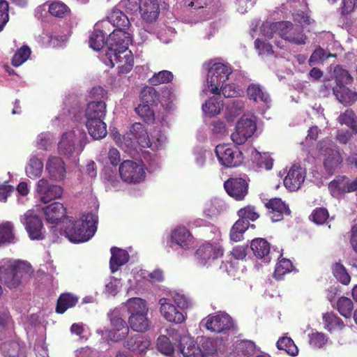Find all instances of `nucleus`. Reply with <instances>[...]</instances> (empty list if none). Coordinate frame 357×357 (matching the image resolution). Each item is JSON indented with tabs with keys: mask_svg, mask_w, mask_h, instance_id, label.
I'll use <instances>...</instances> for the list:
<instances>
[{
	"mask_svg": "<svg viewBox=\"0 0 357 357\" xmlns=\"http://www.w3.org/2000/svg\"><path fill=\"white\" fill-rule=\"evenodd\" d=\"M131 42L130 33L121 29L114 30L106 40V56L112 66L118 64L120 73H128L132 68L134 59L131 51L128 50Z\"/></svg>",
	"mask_w": 357,
	"mask_h": 357,
	"instance_id": "f257e3e1",
	"label": "nucleus"
},
{
	"mask_svg": "<svg viewBox=\"0 0 357 357\" xmlns=\"http://www.w3.org/2000/svg\"><path fill=\"white\" fill-rule=\"evenodd\" d=\"M31 267L21 261H0V282L9 289H16L31 275Z\"/></svg>",
	"mask_w": 357,
	"mask_h": 357,
	"instance_id": "f03ea898",
	"label": "nucleus"
},
{
	"mask_svg": "<svg viewBox=\"0 0 357 357\" xmlns=\"http://www.w3.org/2000/svg\"><path fill=\"white\" fill-rule=\"evenodd\" d=\"M97 217L91 213L83 214L80 218L70 220L64 228L66 236L73 243L89 241L96 231Z\"/></svg>",
	"mask_w": 357,
	"mask_h": 357,
	"instance_id": "7ed1b4c3",
	"label": "nucleus"
},
{
	"mask_svg": "<svg viewBox=\"0 0 357 357\" xmlns=\"http://www.w3.org/2000/svg\"><path fill=\"white\" fill-rule=\"evenodd\" d=\"M202 324L211 332L227 334L235 329L233 319L227 313L209 314L202 321Z\"/></svg>",
	"mask_w": 357,
	"mask_h": 357,
	"instance_id": "20e7f679",
	"label": "nucleus"
},
{
	"mask_svg": "<svg viewBox=\"0 0 357 357\" xmlns=\"http://www.w3.org/2000/svg\"><path fill=\"white\" fill-rule=\"evenodd\" d=\"M219 162L227 168L240 166L243 162L242 152L236 147L228 144H219L215 149Z\"/></svg>",
	"mask_w": 357,
	"mask_h": 357,
	"instance_id": "39448f33",
	"label": "nucleus"
},
{
	"mask_svg": "<svg viewBox=\"0 0 357 357\" xmlns=\"http://www.w3.org/2000/svg\"><path fill=\"white\" fill-rule=\"evenodd\" d=\"M231 69L222 63H214L207 75V82L210 91L213 94H220V86L224 84L229 79Z\"/></svg>",
	"mask_w": 357,
	"mask_h": 357,
	"instance_id": "423d86ee",
	"label": "nucleus"
},
{
	"mask_svg": "<svg viewBox=\"0 0 357 357\" xmlns=\"http://www.w3.org/2000/svg\"><path fill=\"white\" fill-rule=\"evenodd\" d=\"M121 179L128 183H139L146 177V172L141 162L124 160L119 166Z\"/></svg>",
	"mask_w": 357,
	"mask_h": 357,
	"instance_id": "0eeeda50",
	"label": "nucleus"
},
{
	"mask_svg": "<svg viewBox=\"0 0 357 357\" xmlns=\"http://www.w3.org/2000/svg\"><path fill=\"white\" fill-rule=\"evenodd\" d=\"M21 222L24 225L29 237L33 241L45 238V229L42 219L32 211H27L20 218Z\"/></svg>",
	"mask_w": 357,
	"mask_h": 357,
	"instance_id": "6e6552de",
	"label": "nucleus"
},
{
	"mask_svg": "<svg viewBox=\"0 0 357 357\" xmlns=\"http://www.w3.org/2000/svg\"><path fill=\"white\" fill-rule=\"evenodd\" d=\"M279 34L285 40L296 45L305 43L306 36L300 26H295L290 22H280L273 24Z\"/></svg>",
	"mask_w": 357,
	"mask_h": 357,
	"instance_id": "1a4fd4ad",
	"label": "nucleus"
},
{
	"mask_svg": "<svg viewBox=\"0 0 357 357\" xmlns=\"http://www.w3.org/2000/svg\"><path fill=\"white\" fill-rule=\"evenodd\" d=\"M257 129L255 121L242 117L236 126V130L231 135L232 141L238 145L243 144L249 137H252Z\"/></svg>",
	"mask_w": 357,
	"mask_h": 357,
	"instance_id": "9d476101",
	"label": "nucleus"
},
{
	"mask_svg": "<svg viewBox=\"0 0 357 357\" xmlns=\"http://www.w3.org/2000/svg\"><path fill=\"white\" fill-rule=\"evenodd\" d=\"M264 205L267 209V215L273 222L281 221L285 215L291 213L289 206L280 198L268 199Z\"/></svg>",
	"mask_w": 357,
	"mask_h": 357,
	"instance_id": "9b49d317",
	"label": "nucleus"
},
{
	"mask_svg": "<svg viewBox=\"0 0 357 357\" xmlns=\"http://www.w3.org/2000/svg\"><path fill=\"white\" fill-rule=\"evenodd\" d=\"M328 188L333 197L356 192L357 190V177L351 181L346 176H338L331 181Z\"/></svg>",
	"mask_w": 357,
	"mask_h": 357,
	"instance_id": "f8f14e48",
	"label": "nucleus"
},
{
	"mask_svg": "<svg viewBox=\"0 0 357 357\" xmlns=\"http://www.w3.org/2000/svg\"><path fill=\"white\" fill-rule=\"evenodd\" d=\"M36 190L41 202L45 204L60 198L63 194V188L61 186L52 184L45 178H41L38 181Z\"/></svg>",
	"mask_w": 357,
	"mask_h": 357,
	"instance_id": "ddd939ff",
	"label": "nucleus"
},
{
	"mask_svg": "<svg viewBox=\"0 0 357 357\" xmlns=\"http://www.w3.org/2000/svg\"><path fill=\"white\" fill-rule=\"evenodd\" d=\"M223 255V249L216 243H205L196 251V257L199 262L206 265Z\"/></svg>",
	"mask_w": 357,
	"mask_h": 357,
	"instance_id": "4468645a",
	"label": "nucleus"
},
{
	"mask_svg": "<svg viewBox=\"0 0 357 357\" xmlns=\"http://www.w3.org/2000/svg\"><path fill=\"white\" fill-rule=\"evenodd\" d=\"M227 193L238 201L243 200L248 192V183L243 178H230L224 183Z\"/></svg>",
	"mask_w": 357,
	"mask_h": 357,
	"instance_id": "2eb2a0df",
	"label": "nucleus"
},
{
	"mask_svg": "<svg viewBox=\"0 0 357 357\" xmlns=\"http://www.w3.org/2000/svg\"><path fill=\"white\" fill-rule=\"evenodd\" d=\"M160 312L161 315L169 322L174 324H181L185 321L186 316L177 310V308L170 303L166 298H162L159 300Z\"/></svg>",
	"mask_w": 357,
	"mask_h": 357,
	"instance_id": "dca6fc26",
	"label": "nucleus"
},
{
	"mask_svg": "<svg viewBox=\"0 0 357 357\" xmlns=\"http://www.w3.org/2000/svg\"><path fill=\"white\" fill-rule=\"evenodd\" d=\"M305 178V171L300 165H293L284 179V186L291 191L300 188Z\"/></svg>",
	"mask_w": 357,
	"mask_h": 357,
	"instance_id": "f3484780",
	"label": "nucleus"
},
{
	"mask_svg": "<svg viewBox=\"0 0 357 357\" xmlns=\"http://www.w3.org/2000/svg\"><path fill=\"white\" fill-rule=\"evenodd\" d=\"M140 13L142 19L148 23L155 22L160 13L158 0H141Z\"/></svg>",
	"mask_w": 357,
	"mask_h": 357,
	"instance_id": "a211bd4d",
	"label": "nucleus"
},
{
	"mask_svg": "<svg viewBox=\"0 0 357 357\" xmlns=\"http://www.w3.org/2000/svg\"><path fill=\"white\" fill-rule=\"evenodd\" d=\"M75 134L73 131L63 133L58 143L59 153L66 158H70L73 155L75 151Z\"/></svg>",
	"mask_w": 357,
	"mask_h": 357,
	"instance_id": "6ab92c4d",
	"label": "nucleus"
},
{
	"mask_svg": "<svg viewBox=\"0 0 357 357\" xmlns=\"http://www.w3.org/2000/svg\"><path fill=\"white\" fill-rule=\"evenodd\" d=\"M47 222L54 224L66 217V208L61 203L54 202L43 208Z\"/></svg>",
	"mask_w": 357,
	"mask_h": 357,
	"instance_id": "aec40b11",
	"label": "nucleus"
},
{
	"mask_svg": "<svg viewBox=\"0 0 357 357\" xmlns=\"http://www.w3.org/2000/svg\"><path fill=\"white\" fill-rule=\"evenodd\" d=\"M110 317L111 325L116 331L113 334L115 341H120L127 337L129 333V328L126 322L119 316L118 312H112L109 314Z\"/></svg>",
	"mask_w": 357,
	"mask_h": 357,
	"instance_id": "412c9836",
	"label": "nucleus"
},
{
	"mask_svg": "<svg viewBox=\"0 0 357 357\" xmlns=\"http://www.w3.org/2000/svg\"><path fill=\"white\" fill-rule=\"evenodd\" d=\"M179 347L184 357H205L201 349L194 340L188 336H183L179 340Z\"/></svg>",
	"mask_w": 357,
	"mask_h": 357,
	"instance_id": "4be33fe9",
	"label": "nucleus"
},
{
	"mask_svg": "<svg viewBox=\"0 0 357 357\" xmlns=\"http://www.w3.org/2000/svg\"><path fill=\"white\" fill-rule=\"evenodd\" d=\"M46 169L52 178L61 181L65 178L66 167L63 160L56 156L50 158L47 163Z\"/></svg>",
	"mask_w": 357,
	"mask_h": 357,
	"instance_id": "5701e85b",
	"label": "nucleus"
},
{
	"mask_svg": "<svg viewBox=\"0 0 357 357\" xmlns=\"http://www.w3.org/2000/svg\"><path fill=\"white\" fill-rule=\"evenodd\" d=\"M106 104L103 100L91 101L88 103L85 110V117L86 121L93 119L104 120L106 116Z\"/></svg>",
	"mask_w": 357,
	"mask_h": 357,
	"instance_id": "b1692460",
	"label": "nucleus"
},
{
	"mask_svg": "<svg viewBox=\"0 0 357 357\" xmlns=\"http://www.w3.org/2000/svg\"><path fill=\"white\" fill-rule=\"evenodd\" d=\"M250 248L257 258L264 259L265 262L270 261L271 258L269 254L271 246L266 239L258 238L252 240Z\"/></svg>",
	"mask_w": 357,
	"mask_h": 357,
	"instance_id": "393cba45",
	"label": "nucleus"
},
{
	"mask_svg": "<svg viewBox=\"0 0 357 357\" xmlns=\"http://www.w3.org/2000/svg\"><path fill=\"white\" fill-rule=\"evenodd\" d=\"M111 258L109 260V267L112 273L116 272L119 268L129 260V254L126 250L116 247H112L110 249Z\"/></svg>",
	"mask_w": 357,
	"mask_h": 357,
	"instance_id": "a878e982",
	"label": "nucleus"
},
{
	"mask_svg": "<svg viewBox=\"0 0 357 357\" xmlns=\"http://www.w3.org/2000/svg\"><path fill=\"white\" fill-rule=\"evenodd\" d=\"M79 298L72 293H62L57 299L56 312L63 314L68 309L75 307L78 303Z\"/></svg>",
	"mask_w": 357,
	"mask_h": 357,
	"instance_id": "bb28decb",
	"label": "nucleus"
},
{
	"mask_svg": "<svg viewBox=\"0 0 357 357\" xmlns=\"http://www.w3.org/2000/svg\"><path fill=\"white\" fill-rule=\"evenodd\" d=\"M108 21L117 29L126 30L130 23L128 17L120 9L114 8L107 16Z\"/></svg>",
	"mask_w": 357,
	"mask_h": 357,
	"instance_id": "cd10ccee",
	"label": "nucleus"
},
{
	"mask_svg": "<svg viewBox=\"0 0 357 357\" xmlns=\"http://www.w3.org/2000/svg\"><path fill=\"white\" fill-rule=\"evenodd\" d=\"M192 236L185 227H178L172 231L171 240L183 248H188Z\"/></svg>",
	"mask_w": 357,
	"mask_h": 357,
	"instance_id": "c85d7f7f",
	"label": "nucleus"
},
{
	"mask_svg": "<svg viewBox=\"0 0 357 357\" xmlns=\"http://www.w3.org/2000/svg\"><path fill=\"white\" fill-rule=\"evenodd\" d=\"M86 126L89 135L94 139H102L107 135V126L104 120L98 119V120L86 121Z\"/></svg>",
	"mask_w": 357,
	"mask_h": 357,
	"instance_id": "c756f323",
	"label": "nucleus"
},
{
	"mask_svg": "<svg viewBox=\"0 0 357 357\" xmlns=\"http://www.w3.org/2000/svg\"><path fill=\"white\" fill-rule=\"evenodd\" d=\"M333 91L339 102L344 105H351L357 101V92L351 91L347 86L333 87Z\"/></svg>",
	"mask_w": 357,
	"mask_h": 357,
	"instance_id": "7c9ffc66",
	"label": "nucleus"
},
{
	"mask_svg": "<svg viewBox=\"0 0 357 357\" xmlns=\"http://www.w3.org/2000/svg\"><path fill=\"white\" fill-rule=\"evenodd\" d=\"M128 322L132 330L139 333L146 331L150 326V321L147 318V314H131Z\"/></svg>",
	"mask_w": 357,
	"mask_h": 357,
	"instance_id": "2f4dec72",
	"label": "nucleus"
},
{
	"mask_svg": "<svg viewBox=\"0 0 357 357\" xmlns=\"http://www.w3.org/2000/svg\"><path fill=\"white\" fill-rule=\"evenodd\" d=\"M251 226L255 227V225H250L248 221L238 219L232 226L230 230V238L234 242L241 241L245 231Z\"/></svg>",
	"mask_w": 357,
	"mask_h": 357,
	"instance_id": "473e14b6",
	"label": "nucleus"
},
{
	"mask_svg": "<svg viewBox=\"0 0 357 357\" xmlns=\"http://www.w3.org/2000/svg\"><path fill=\"white\" fill-rule=\"evenodd\" d=\"M126 307L131 314H147L148 307L145 300L140 298H130L126 303Z\"/></svg>",
	"mask_w": 357,
	"mask_h": 357,
	"instance_id": "72a5a7b5",
	"label": "nucleus"
},
{
	"mask_svg": "<svg viewBox=\"0 0 357 357\" xmlns=\"http://www.w3.org/2000/svg\"><path fill=\"white\" fill-rule=\"evenodd\" d=\"M342 162V158L340 153L336 151H332L324 161V165L326 171L329 174H333Z\"/></svg>",
	"mask_w": 357,
	"mask_h": 357,
	"instance_id": "f704fd0d",
	"label": "nucleus"
},
{
	"mask_svg": "<svg viewBox=\"0 0 357 357\" xmlns=\"http://www.w3.org/2000/svg\"><path fill=\"white\" fill-rule=\"evenodd\" d=\"M279 350H284L291 356H296L298 354V348L294 341L289 337L283 336L279 338L276 343Z\"/></svg>",
	"mask_w": 357,
	"mask_h": 357,
	"instance_id": "c9c22d12",
	"label": "nucleus"
},
{
	"mask_svg": "<svg viewBox=\"0 0 357 357\" xmlns=\"http://www.w3.org/2000/svg\"><path fill=\"white\" fill-rule=\"evenodd\" d=\"M149 346V342L144 340L142 335L136 334L131 336L126 342L125 347L131 351H143Z\"/></svg>",
	"mask_w": 357,
	"mask_h": 357,
	"instance_id": "e433bc0d",
	"label": "nucleus"
},
{
	"mask_svg": "<svg viewBox=\"0 0 357 357\" xmlns=\"http://www.w3.org/2000/svg\"><path fill=\"white\" fill-rule=\"evenodd\" d=\"M49 13L54 17L59 18H66L70 15L69 7L60 1H54L48 8Z\"/></svg>",
	"mask_w": 357,
	"mask_h": 357,
	"instance_id": "4c0bfd02",
	"label": "nucleus"
},
{
	"mask_svg": "<svg viewBox=\"0 0 357 357\" xmlns=\"http://www.w3.org/2000/svg\"><path fill=\"white\" fill-rule=\"evenodd\" d=\"M337 121L341 125H346L354 132L357 133V116L351 109H347L343 113H341L337 118Z\"/></svg>",
	"mask_w": 357,
	"mask_h": 357,
	"instance_id": "58836bf2",
	"label": "nucleus"
},
{
	"mask_svg": "<svg viewBox=\"0 0 357 357\" xmlns=\"http://www.w3.org/2000/svg\"><path fill=\"white\" fill-rule=\"evenodd\" d=\"M15 240L14 225L11 222L0 225V245L13 243Z\"/></svg>",
	"mask_w": 357,
	"mask_h": 357,
	"instance_id": "ea45409f",
	"label": "nucleus"
},
{
	"mask_svg": "<svg viewBox=\"0 0 357 357\" xmlns=\"http://www.w3.org/2000/svg\"><path fill=\"white\" fill-rule=\"evenodd\" d=\"M255 351V344L250 340H241L237 342L234 353L239 357H248L254 354Z\"/></svg>",
	"mask_w": 357,
	"mask_h": 357,
	"instance_id": "a19ab883",
	"label": "nucleus"
},
{
	"mask_svg": "<svg viewBox=\"0 0 357 357\" xmlns=\"http://www.w3.org/2000/svg\"><path fill=\"white\" fill-rule=\"evenodd\" d=\"M222 106V101L218 98L211 97L202 105V110L206 114L213 116L220 112Z\"/></svg>",
	"mask_w": 357,
	"mask_h": 357,
	"instance_id": "79ce46f5",
	"label": "nucleus"
},
{
	"mask_svg": "<svg viewBox=\"0 0 357 357\" xmlns=\"http://www.w3.org/2000/svg\"><path fill=\"white\" fill-rule=\"evenodd\" d=\"M323 321L326 328L329 331L332 329H342L345 326L344 321L333 312L324 314L323 315Z\"/></svg>",
	"mask_w": 357,
	"mask_h": 357,
	"instance_id": "37998d69",
	"label": "nucleus"
},
{
	"mask_svg": "<svg viewBox=\"0 0 357 357\" xmlns=\"http://www.w3.org/2000/svg\"><path fill=\"white\" fill-rule=\"evenodd\" d=\"M292 269L293 264L291 260L283 258L280 259L275 266L274 278L278 280H280L284 275L290 273Z\"/></svg>",
	"mask_w": 357,
	"mask_h": 357,
	"instance_id": "c03bdc74",
	"label": "nucleus"
},
{
	"mask_svg": "<svg viewBox=\"0 0 357 357\" xmlns=\"http://www.w3.org/2000/svg\"><path fill=\"white\" fill-rule=\"evenodd\" d=\"M336 305L337 310L342 316L345 318L351 317L354 310V303L350 298L342 296L337 300Z\"/></svg>",
	"mask_w": 357,
	"mask_h": 357,
	"instance_id": "a18cd8bd",
	"label": "nucleus"
},
{
	"mask_svg": "<svg viewBox=\"0 0 357 357\" xmlns=\"http://www.w3.org/2000/svg\"><path fill=\"white\" fill-rule=\"evenodd\" d=\"M248 96L254 101L261 100L265 103L269 100V96L263 91L259 85L252 84L248 88Z\"/></svg>",
	"mask_w": 357,
	"mask_h": 357,
	"instance_id": "49530a36",
	"label": "nucleus"
},
{
	"mask_svg": "<svg viewBox=\"0 0 357 357\" xmlns=\"http://www.w3.org/2000/svg\"><path fill=\"white\" fill-rule=\"evenodd\" d=\"M237 214L240 219H243V220L248 222L249 220L254 222L260 217V214L256 206L252 205H248L241 208L238 211Z\"/></svg>",
	"mask_w": 357,
	"mask_h": 357,
	"instance_id": "de8ad7c7",
	"label": "nucleus"
},
{
	"mask_svg": "<svg viewBox=\"0 0 357 357\" xmlns=\"http://www.w3.org/2000/svg\"><path fill=\"white\" fill-rule=\"evenodd\" d=\"M31 53V50L29 46H22L13 55L11 61L12 65L15 67L20 66L29 58Z\"/></svg>",
	"mask_w": 357,
	"mask_h": 357,
	"instance_id": "09e8293b",
	"label": "nucleus"
},
{
	"mask_svg": "<svg viewBox=\"0 0 357 357\" xmlns=\"http://www.w3.org/2000/svg\"><path fill=\"white\" fill-rule=\"evenodd\" d=\"M105 35L102 30L95 29L89 37V46L94 50H100L103 47L104 44L106 43L105 42Z\"/></svg>",
	"mask_w": 357,
	"mask_h": 357,
	"instance_id": "8fccbe9b",
	"label": "nucleus"
},
{
	"mask_svg": "<svg viewBox=\"0 0 357 357\" xmlns=\"http://www.w3.org/2000/svg\"><path fill=\"white\" fill-rule=\"evenodd\" d=\"M43 168V164L42 161L36 157H33L30 159L26 172L30 178H38L40 176Z\"/></svg>",
	"mask_w": 357,
	"mask_h": 357,
	"instance_id": "3c124183",
	"label": "nucleus"
},
{
	"mask_svg": "<svg viewBox=\"0 0 357 357\" xmlns=\"http://www.w3.org/2000/svg\"><path fill=\"white\" fill-rule=\"evenodd\" d=\"M335 278L343 284H348L351 280L350 275L345 267L340 263H335L332 267Z\"/></svg>",
	"mask_w": 357,
	"mask_h": 357,
	"instance_id": "603ef678",
	"label": "nucleus"
},
{
	"mask_svg": "<svg viewBox=\"0 0 357 357\" xmlns=\"http://www.w3.org/2000/svg\"><path fill=\"white\" fill-rule=\"evenodd\" d=\"M150 105L140 103L135 108L136 113L146 123H153L155 120V114Z\"/></svg>",
	"mask_w": 357,
	"mask_h": 357,
	"instance_id": "864d4df0",
	"label": "nucleus"
},
{
	"mask_svg": "<svg viewBox=\"0 0 357 357\" xmlns=\"http://www.w3.org/2000/svg\"><path fill=\"white\" fill-rule=\"evenodd\" d=\"M158 349L166 356H170L174 352V347L166 335H160L157 340Z\"/></svg>",
	"mask_w": 357,
	"mask_h": 357,
	"instance_id": "5fc2aeb1",
	"label": "nucleus"
},
{
	"mask_svg": "<svg viewBox=\"0 0 357 357\" xmlns=\"http://www.w3.org/2000/svg\"><path fill=\"white\" fill-rule=\"evenodd\" d=\"M334 72L337 84L335 87L345 86V84H351L353 82V77L347 70L336 68Z\"/></svg>",
	"mask_w": 357,
	"mask_h": 357,
	"instance_id": "6e6d98bb",
	"label": "nucleus"
},
{
	"mask_svg": "<svg viewBox=\"0 0 357 357\" xmlns=\"http://www.w3.org/2000/svg\"><path fill=\"white\" fill-rule=\"evenodd\" d=\"M174 75L172 72L169 70H162L153 75L150 79V82L152 85H159L161 84L169 83L172 81Z\"/></svg>",
	"mask_w": 357,
	"mask_h": 357,
	"instance_id": "4d7b16f0",
	"label": "nucleus"
},
{
	"mask_svg": "<svg viewBox=\"0 0 357 357\" xmlns=\"http://www.w3.org/2000/svg\"><path fill=\"white\" fill-rule=\"evenodd\" d=\"M329 218L328 210L324 207L316 208L312 212L310 218L317 225H323Z\"/></svg>",
	"mask_w": 357,
	"mask_h": 357,
	"instance_id": "13d9d810",
	"label": "nucleus"
},
{
	"mask_svg": "<svg viewBox=\"0 0 357 357\" xmlns=\"http://www.w3.org/2000/svg\"><path fill=\"white\" fill-rule=\"evenodd\" d=\"M158 93L153 87L144 88L140 93L141 103L152 105L155 102Z\"/></svg>",
	"mask_w": 357,
	"mask_h": 357,
	"instance_id": "bf43d9fd",
	"label": "nucleus"
},
{
	"mask_svg": "<svg viewBox=\"0 0 357 357\" xmlns=\"http://www.w3.org/2000/svg\"><path fill=\"white\" fill-rule=\"evenodd\" d=\"M309 337L310 344L314 348L323 347L326 344L328 340L326 336L324 333L319 332L311 333L309 335Z\"/></svg>",
	"mask_w": 357,
	"mask_h": 357,
	"instance_id": "052dcab7",
	"label": "nucleus"
},
{
	"mask_svg": "<svg viewBox=\"0 0 357 357\" xmlns=\"http://www.w3.org/2000/svg\"><path fill=\"white\" fill-rule=\"evenodd\" d=\"M20 346L16 342H10L3 344V349L5 357H19Z\"/></svg>",
	"mask_w": 357,
	"mask_h": 357,
	"instance_id": "680f3d73",
	"label": "nucleus"
},
{
	"mask_svg": "<svg viewBox=\"0 0 357 357\" xmlns=\"http://www.w3.org/2000/svg\"><path fill=\"white\" fill-rule=\"evenodd\" d=\"M9 4L6 0H0V32L9 20Z\"/></svg>",
	"mask_w": 357,
	"mask_h": 357,
	"instance_id": "e2e57ef3",
	"label": "nucleus"
},
{
	"mask_svg": "<svg viewBox=\"0 0 357 357\" xmlns=\"http://www.w3.org/2000/svg\"><path fill=\"white\" fill-rule=\"evenodd\" d=\"M119 6L128 13H135L141 8V0H121Z\"/></svg>",
	"mask_w": 357,
	"mask_h": 357,
	"instance_id": "0e129e2a",
	"label": "nucleus"
},
{
	"mask_svg": "<svg viewBox=\"0 0 357 357\" xmlns=\"http://www.w3.org/2000/svg\"><path fill=\"white\" fill-rule=\"evenodd\" d=\"M273 159L270 155L264 153L262 155H259L257 164L259 168H263L266 170H271L273 166Z\"/></svg>",
	"mask_w": 357,
	"mask_h": 357,
	"instance_id": "69168bd1",
	"label": "nucleus"
},
{
	"mask_svg": "<svg viewBox=\"0 0 357 357\" xmlns=\"http://www.w3.org/2000/svg\"><path fill=\"white\" fill-rule=\"evenodd\" d=\"M255 47L259 50V54H271L273 51L272 45L257 38L255 40Z\"/></svg>",
	"mask_w": 357,
	"mask_h": 357,
	"instance_id": "338daca9",
	"label": "nucleus"
},
{
	"mask_svg": "<svg viewBox=\"0 0 357 357\" xmlns=\"http://www.w3.org/2000/svg\"><path fill=\"white\" fill-rule=\"evenodd\" d=\"M357 6V0H343L341 7V13L347 15L352 13Z\"/></svg>",
	"mask_w": 357,
	"mask_h": 357,
	"instance_id": "774afa93",
	"label": "nucleus"
}]
</instances>
